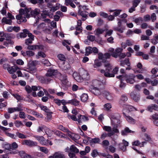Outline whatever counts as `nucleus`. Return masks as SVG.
Returning a JSON list of instances; mask_svg holds the SVG:
<instances>
[{"label":"nucleus","mask_w":158,"mask_h":158,"mask_svg":"<svg viewBox=\"0 0 158 158\" xmlns=\"http://www.w3.org/2000/svg\"><path fill=\"white\" fill-rule=\"evenodd\" d=\"M110 56L111 55L109 53H106L104 54L100 53L98 54V59L102 60V62H104L106 59H109Z\"/></svg>","instance_id":"20e7f679"},{"label":"nucleus","mask_w":158,"mask_h":158,"mask_svg":"<svg viewBox=\"0 0 158 158\" xmlns=\"http://www.w3.org/2000/svg\"><path fill=\"white\" fill-rule=\"evenodd\" d=\"M149 37L146 35H142L141 37V40H148Z\"/></svg>","instance_id":"69168bd1"},{"label":"nucleus","mask_w":158,"mask_h":158,"mask_svg":"<svg viewBox=\"0 0 158 158\" xmlns=\"http://www.w3.org/2000/svg\"><path fill=\"white\" fill-rule=\"evenodd\" d=\"M23 145H26L28 146L32 147L37 145V143L30 140H25L22 142Z\"/></svg>","instance_id":"423d86ee"},{"label":"nucleus","mask_w":158,"mask_h":158,"mask_svg":"<svg viewBox=\"0 0 158 158\" xmlns=\"http://www.w3.org/2000/svg\"><path fill=\"white\" fill-rule=\"evenodd\" d=\"M121 10H115L114 13V16H117L120 14Z\"/></svg>","instance_id":"e2e57ef3"},{"label":"nucleus","mask_w":158,"mask_h":158,"mask_svg":"<svg viewBox=\"0 0 158 158\" xmlns=\"http://www.w3.org/2000/svg\"><path fill=\"white\" fill-rule=\"evenodd\" d=\"M89 90L95 95H98L100 94V93L99 90L93 86H89Z\"/></svg>","instance_id":"f8f14e48"},{"label":"nucleus","mask_w":158,"mask_h":158,"mask_svg":"<svg viewBox=\"0 0 158 158\" xmlns=\"http://www.w3.org/2000/svg\"><path fill=\"white\" fill-rule=\"evenodd\" d=\"M49 158H64V155L59 152H56L53 156H50Z\"/></svg>","instance_id":"2eb2a0df"},{"label":"nucleus","mask_w":158,"mask_h":158,"mask_svg":"<svg viewBox=\"0 0 158 158\" xmlns=\"http://www.w3.org/2000/svg\"><path fill=\"white\" fill-rule=\"evenodd\" d=\"M92 142L94 143H98L100 141V139L98 138H95L94 139H92L91 140Z\"/></svg>","instance_id":"09e8293b"},{"label":"nucleus","mask_w":158,"mask_h":158,"mask_svg":"<svg viewBox=\"0 0 158 158\" xmlns=\"http://www.w3.org/2000/svg\"><path fill=\"white\" fill-rule=\"evenodd\" d=\"M43 48V46L41 45H29L27 47L28 49L32 50H35L36 49L42 50Z\"/></svg>","instance_id":"6e6552de"},{"label":"nucleus","mask_w":158,"mask_h":158,"mask_svg":"<svg viewBox=\"0 0 158 158\" xmlns=\"http://www.w3.org/2000/svg\"><path fill=\"white\" fill-rule=\"evenodd\" d=\"M126 119L128 122L130 123H135V120L130 116H126Z\"/></svg>","instance_id":"5fc2aeb1"},{"label":"nucleus","mask_w":158,"mask_h":158,"mask_svg":"<svg viewBox=\"0 0 158 158\" xmlns=\"http://www.w3.org/2000/svg\"><path fill=\"white\" fill-rule=\"evenodd\" d=\"M128 100V98L127 96L124 94H123L121 96L120 98V102H125Z\"/></svg>","instance_id":"37998d69"},{"label":"nucleus","mask_w":158,"mask_h":158,"mask_svg":"<svg viewBox=\"0 0 158 158\" xmlns=\"http://www.w3.org/2000/svg\"><path fill=\"white\" fill-rule=\"evenodd\" d=\"M79 74L83 80H88L89 78V74L87 72L83 69L80 70Z\"/></svg>","instance_id":"39448f33"},{"label":"nucleus","mask_w":158,"mask_h":158,"mask_svg":"<svg viewBox=\"0 0 158 158\" xmlns=\"http://www.w3.org/2000/svg\"><path fill=\"white\" fill-rule=\"evenodd\" d=\"M118 68L116 67L114 68L112 71V73H110L107 72L105 73V76L107 77H114V74L117 73L118 71Z\"/></svg>","instance_id":"1a4fd4ad"},{"label":"nucleus","mask_w":158,"mask_h":158,"mask_svg":"<svg viewBox=\"0 0 158 158\" xmlns=\"http://www.w3.org/2000/svg\"><path fill=\"white\" fill-rule=\"evenodd\" d=\"M109 151L112 153H114L115 151V148L112 145H110L109 146Z\"/></svg>","instance_id":"bf43d9fd"},{"label":"nucleus","mask_w":158,"mask_h":158,"mask_svg":"<svg viewBox=\"0 0 158 158\" xmlns=\"http://www.w3.org/2000/svg\"><path fill=\"white\" fill-rule=\"evenodd\" d=\"M47 117L46 118H45V120L46 121H50L52 117V115L51 113H50V112H49L48 113H47Z\"/></svg>","instance_id":"8fccbe9b"},{"label":"nucleus","mask_w":158,"mask_h":158,"mask_svg":"<svg viewBox=\"0 0 158 158\" xmlns=\"http://www.w3.org/2000/svg\"><path fill=\"white\" fill-rule=\"evenodd\" d=\"M92 53V48L89 46L86 47L85 48V55L86 56H88L89 54Z\"/></svg>","instance_id":"c85d7f7f"},{"label":"nucleus","mask_w":158,"mask_h":158,"mask_svg":"<svg viewBox=\"0 0 158 158\" xmlns=\"http://www.w3.org/2000/svg\"><path fill=\"white\" fill-rule=\"evenodd\" d=\"M26 9H27L26 8ZM30 9V12L29 13L32 16L34 17L35 18L36 17V23L39 21V17H38V15L39 14L40 12V10L38 9H35L34 10H31V8L27 9Z\"/></svg>","instance_id":"7ed1b4c3"},{"label":"nucleus","mask_w":158,"mask_h":158,"mask_svg":"<svg viewBox=\"0 0 158 158\" xmlns=\"http://www.w3.org/2000/svg\"><path fill=\"white\" fill-rule=\"evenodd\" d=\"M126 106V107L127 109L130 111H134V110H137L134 107H133L131 106L128 105H125Z\"/></svg>","instance_id":"49530a36"},{"label":"nucleus","mask_w":158,"mask_h":158,"mask_svg":"<svg viewBox=\"0 0 158 158\" xmlns=\"http://www.w3.org/2000/svg\"><path fill=\"white\" fill-rule=\"evenodd\" d=\"M40 108L42 110L44 111L47 113H48L49 112H50L49 109L46 106H41Z\"/></svg>","instance_id":"4d7b16f0"},{"label":"nucleus","mask_w":158,"mask_h":158,"mask_svg":"<svg viewBox=\"0 0 158 158\" xmlns=\"http://www.w3.org/2000/svg\"><path fill=\"white\" fill-rule=\"evenodd\" d=\"M131 98L135 102L138 101L140 99L139 95L134 93H131Z\"/></svg>","instance_id":"5701e85b"},{"label":"nucleus","mask_w":158,"mask_h":158,"mask_svg":"<svg viewBox=\"0 0 158 158\" xmlns=\"http://www.w3.org/2000/svg\"><path fill=\"white\" fill-rule=\"evenodd\" d=\"M112 124L115 125L116 127H117L120 124V121L119 119H117L115 117L113 118L111 120Z\"/></svg>","instance_id":"b1692460"},{"label":"nucleus","mask_w":158,"mask_h":158,"mask_svg":"<svg viewBox=\"0 0 158 158\" xmlns=\"http://www.w3.org/2000/svg\"><path fill=\"white\" fill-rule=\"evenodd\" d=\"M78 118H77V121L79 123H81L82 121L87 120L88 119L87 117L81 114L78 115Z\"/></svg>","instance_id":"aec40b11"},{"label":"nucleus","mask_w":158,"mask_h":158,"mask_svg":"<svg viewBox=\"0 0 158 158\" xmlns=\"http://www.w3.org/2000/svg\"><path fill=\"white\" fill-rule=\"evenodd\" d=\"M27 69L28 70H27V71H28L29 72H31L34 71L35 70V67L30 61L28 64Z\"/></svg>","instance_id":"6ab92c4d"},{"label":"nucleus","mask_w":158,"mask_h":158,"mask_svg":"<svg viewBox=\"0 0 158 158\" xmlns=\"http://www.w3.org/2000/svg\"><path fill=\"white\" fill-rule=\"evenodd\" d=\"M143 19L145 21H148L150 20L151 17L149 15H146L143 17Z\"/></svg>","instance_id":"680f3d73"},{"label":"nucleus","mask_w":158,"mask_h":158,"mask_svg":"<svg viewBox=\"0 0 158 158\" xmlns=\"http://www.w3.org/2000/svg\"><path fill=\"white\" fill-rule=\"evenodd\" d=\"M102 94L107 100L109 101H111L113 100L112 97L108 92L106 91H104Z\"/></svg>","instance_id":"a211bd4d"},{"label":"nucleus","mask_w":158,"mask_h":158,"mask_svg":"<svg viewBox=\"0 0 158 158\" xmlns=\"http://www.w3.org/2000/svg\"><path fill=\"white\" fill-rule=\"evenodd\" d=\"M19 69V68L17 66H14L12 67H10L8 69V71L10 74H13V73Z\"/></svg>","instance_id":"dca6fc26"},{"label":"nucleus","mask_w":158,"mask_h":158,"mask_svg":"<svg viewBox=\"0 0 158 158\" xmlns=\"http://www.w3.org/2000/svg\"><path fill=\"white\" fill-rule=\"evenodd\" d=\"M79 101L75 99H73L69 101V103L75 106L79 105Z\"/></svg>","instance_id":"f704fd0d"},{"label":"nucleus","mask_w":158,"mask_h":158,"mask_svg":"<svg viewBox=\"0 0 158 158\" xmlns=\"http://www.w3.org/2000/svg\"><path fill=\"white\" fill-rule=\"evenodd\" d=\"M57 75L60 78L62 76L61 74L59 73L57 70H55L52 69H48L46 73L45 74V76L48 77L44 78L43 77H40L39 78L40 82L43 83L48 84L52 80L50 77H53V76Z\"/></svg>","instance_id":"f257e3e1"},{"label":"nucleus","mask_w":158,"mask_h":158,"mask_svg":"<svg viewBox=\"0 0 158 158\" xmlns=\"http://www.w3.org/2000/svg\"><path fill=\"white\" fill-rule=\"evenodd\" d=\"M98 154V152L96 149H94L93 151L91 153V155L93 157H96Z\"/></svg>","instance_id":"13d9d810"},{"label":"nucleus","mask_w":158,"mask_h":158,"mask_svg":"<svg viewBox=\"0 0 158 158\" xmlns=\"http://www.w3.org/2000/svg\"><path fill=\"white\" fill-rule=\"evenodd\" d=\"M64 4L66 6H70L73 8L76 7L75 5L73 3L72 0H65Z\"/></svg>","instance_id":"4be33fe9"},{"label":"nucleus","mask_w":158,"mask_h":158,"mask_svg":"<svg viewBox=\"0 0 158 158\" xmlns=\"http://www.w3.org/2000/svg\"><path fill=\"white\" fill-rule=\"evenodd\" d=\"M41 15L43 18H45L47 16L49 15L48 12L46 10L43 11L41 13Z\"/></svg>","instance_id":"a19ab883"},{"label":"nucleus","mask_w":158,"mask_h":158,"mask_svg":"<svg viewBox=\"0 0 158 158\" xmlns=\"http://www.w3.org/2000/svg\"><path fill=\"white\" fill-rule=\"evenodd\" d=\"M141 28L142 29H146L147 28L151 29L152 30H154V28L151 26H148V24L146 23H143L140 25Z\"/></svg>","instance_id":"a878e982"},{"label":"nucleus","mask_w":158,"mask_h":158,"mask_svg":"<svg viewBox=\"0 0 158 158\" xmlns=\"http://www.w3.org/2000/svg\"><path fill=\"white\" fill-rule=\"evenodd\" d=\"M104 31V30L98 28L94 32L96 35H97L98 37H99V35L100 34H102Z\"/></svg>","instance_id":"393cba45"},{"label":"nucleus","mask_w":158,"mask_h":158,"mask_svg":"<svg viewBox=\"0 0 158 158\" xmlns=\"http://www.w3.org/2000/svg\"><path fill=\"white\" fill-rule=\"evenodd\" d=\"M41 88L39 86H32L31 87V90H33V91H36L37 90H40Z\"/></svg>","instance_id":"864d4df0"},{"label":"nucleus","mask_w":158,"mask_h":158,"mask_svg":"<svg viewBox=\"0 0 158 158\" xmlns=\"http://www.w3.org/2000/svg\"><path fill=\"white\" fill-rule=\"evenodd\" d=\"M60 4L59 3H57L56 4V6H54L52 7L50 10V11L54 12L59 8Z\"/></svg>","instance_id":"c9c22d12"},{"label":"nucleus","mask_w":158,"mask_h":158,"mask_svg":"<svg viewBox=\"0 0 158 158\" xmlns=\"http://www.w3.org/2000/svg\"><path fill=\"white\" fill-rule=\"evenodd\" d=\"M16 135L19 138L26 139L27 138L26 136L24 134L19 132H16Z\"/></svg>","instance_id":"ea45409f"},{"label":"nucleus","mask_w":158,"mask_h":158,"mask_svg":"<svg viewBox=\"0 0 158 158\" xmlns=\"http://www.w3.org/2000/svg\"><path fill=\"white\" fill-rule=\"evenodd\" d=\"M30 9H21L19 10V14L16 16L17 19L20 20L21 21L26 22L27 20L26 18H29L30 17Z\"/></svg>","instance_id":"f03ea898"},{"label":"nucleus","mask_w":158,"mask_h":158,"mask_svg":"<svg viewBox=\"0 0 158 158\" xmlns=\"http://www.w3.org/2000/svg\"><path fill=\"white\" fill-rule=\"evenodd\" d=\"M102 65V63L101 62H98L97 61H95V63L94 64V68H96L97 67H99Z\"/></svg>","instance_id":"603ef678"},{"label":"nucleus","mask_w":158,"mask_h":158,"mask_svg":"<svg viewBox=\"0 0 158 158\" xmlns=\"http://www.w3.org/2000/svg\"><path fill=\"white\" fill-rule=\"evenodd\" d=\"M107 136H108V134L104 132L101 135L100 138L102 139H104Z\"/></svg>","instance_id":"774afa93"},{"label":"nucleus","mask_w":158,"mask_h":158,"mask_svg":"<svg viewBox=\"0 0 158 158\" xmlns=\"http://www.w3.org/2000/svg\"><path fill=\"white\" fill-rule=\"evenodd\" d=\"M45 54L42 52H39L36 55V57L37 59H39L40 57L44 58L45 57Z\"/></svg>","instance_id":"473e14b6"},{"label":"nucleus","mask_w":158,"mask_h":158,"mask_svg":"<svg viewBox=\"0 0 158 158\" xmlns=\"http://www.w3.org/2000/svg\"><path fill=\"white\" fill-rule=\"evenodd\" d=\"M2 21V23H5L6 24L10 25L12 23V21L11 19H7L5 17L3 18Z\"/></svg>","instance_id":"2f4dec72"},{"label":"nucleus","mask_w":158,"mask_h":158,"mask_svg":"<svg viewBox=\"0 0 158 158\" xmlns=\"http://www.w3.org/2000/svg\"><path fill=\"white\" fill-rule=\"evenodd\" d=\"M70 151L77 153L79 152V150L74 145H71L70 148Z\"/></svg>","instance_id":"cd10ccee"},{"label":"nucleus","mask_w":158,"mask_h":158,"mask_svg":"<svg viewBox=\"0 0 158 158\" xmlns=\"http://www.w3.org/2000/svg\"><path fill=\"white\" fill-rule=\"evenodd\" d=\"M135 77V76L134 75H133L131 76H129L125 78V80L127 83H129L131 84H133L135 82V80L134 79V78Z\"/></svg>","instance_id":"f3484780"},{"label":"nucleus","mask_w":158,"mask_h":158,"mask_svg":"<svg viewBox=\"0 0 158 158\" xmlns=\"http://www.w3.org/2000/svg\"><path fill=\"white\" fill-rule=\"evenodd\" d=\"M140 2L141 0H133L132 1V5L135 7H136Z\"/></svg>","instance_id":"a18cd8bd"},{"label":"nucleus","mask_w":158,"mask_h":158,"mask_svg":"<svg viewBox=\"0 0 158 158\" xmlns=\"http://www.w3.org/2000/svg\"><path fill=\"white\" fill-rule=\"evenodd\" d=\"M104 107L106 110H109L111 108L112 105L110 103H107L104 105Z\"/></svg>","instance_id":"3c124183"},{"label":"nucleus","mask_w":158,"mask_h":158,"mask_svg":"<svg viewBox=\"0 0 158 158\" xmlns=\"http://www.w3.org/2000/svg\"><path fill=\"white\" fill-rule=\"evenodd\" d=\"M42 63L44 65L47 66H50L51 65V64L49 61L46 59H43L42 61Z\"/></svg>","instance_id":"e433bc0d"},{"label":"nucleus","mask_w":158,"mask_h":158,"mask_svg":"<svg viewBox=\"0 0 158 158\" xmlns=\"http://www.w3.org/2000/svg\"><path fill=\"white\" fill-rule=\"evenodd\" d=\"M133 131L130 130L128 127L126 128L124 130L121 132V133L123 135H125L128 133H133Z\"/></svg>","instance_id":"c756f323"},{"label":"nucleus","mask_w":158,"mask_h":158,"mask_svg":"<svg viewBox=\"0 0 158 158\" xmlns=\"http://www.w3.org/2000/svg\"><path fill=\"white\" fill-rule=\"evenodd\" d=\"M88 96L87 94H83L81 96V100L83 102H86L88 99Z\"/></svg>","instance_id":"7c9ffc66"},{"label":"nucleus","mask_w":158,"mask_h":158,"mask_svg":"<svg viewBox=\"0 0 158 158\" xmlns=\"http://www.w3.org/2000/svg\"><path fill=\"white\" fill-rule=\"evenodd\" d=\"M128 145V142L123 139L122 141V143L119 144V148L123 151L126 150V147Z\"/></svg>","instance_id":"9d476101"},{"label":"nucleus","mask_w":158,"mask_h":158,"mask_svg":"<svg viewBox=\"0 0 158 158\" xmlns=\"http://www.w3.org/2000/svg\"><path fill=\"white\" fill-rule=\"evenodd\" d=\"M156 15L155 13H153L151 15V18L152 22H154L156 20Z\"/></svg>","instance_id":"0e129e2a"},{"label":"nucleus","mask_w":158,"mask_h":158,"mask_svg":"<svg viewBox=\"0 0 158 158\" xmlns=\"http://www.w3.org/2000/svg\"><path fill=\"white\" fill-rule=\"evenodd\" d=\"M78 13L79 15L81 16L83 18L82 19L83 21H85L87 19V15L89 14L87 11H81L80 8L79 9Z\"/></svg>","instance_id":"9b49d317"},{"label":"nucleus","mask_w":158,"mask_h":158,"mask_svg":"<svg viewBox=\"0 0 158 158\" xmlns=\"http://www.w3.org/2000/svg\"><path fill=\"white\" fill-rule=\"evenodd\" d=\"M143 18L140 17L137 18L134 20V22L137 25L139 24V23L140 22H143Z\"/></svg>","instance_id":"79ce46f5"},{"label":"nucleus","mask_w":158,"mask_h":158,"mask_svg":"<svg viewBox=\"0 0 158 158\" xmlns=\"http://www.w3.org/2000/svg\"><path fill=\"white\" fill-rule=\"evenodd\" d=\"M123 51V49L122 48H117L115 50V52H113V53L111 54V56L115 58L118 57L119 55L118 54L121 53Z\"/></svg>","instance_id":"ddd939ff"},{"label":"nucleus","mask_w":158,"mask_h":158,"mask_svg":"<svg viewBox=\"0 0 158 158\" xmlns=\"http://www.w3.org/2000/svg\"><path fill=\"white\" fill-rule=\"evenodd\" d=\"M158 109V106L156 104H151L148 106L147 110L150 112H152L153 110H157Z\"/></svg>","instance_id":"4468645a"},{"label":"nucleus","mask_w":158,"mask_h":158,"mask_svg":"<svg viewBox=\"0 0 158 158\" xmlns=\"http://www.w3.org/2000/svg\"><path fill=\"white\" fill-rule=\"evenodd\" d=\"M114 127H113L112 131L108 133V135L109 137H110L113 135L115 133H118L119 132L118 130L116 128V126H114Z\"/></svg>","instance_id":"412c9836"},{"label":"nucleus","mask_w":158,"mask_h":158,"mask_svg":"<svg viewBox=\"0 0 158 158\" xmlns=\"http://www.w3.org/2000/svg\"><path fill=\"white\" fill-rule=\"evenodd\" d=\"M15 126L17 127H19L20 126L23 125V124L21 122L19 121H16L15 122Z\"/></svg>","instance_id":"052dcab7"},{"label":"nucleus","mask_w":158,"mask_h":158,"mask_svg":"<svg viewBox=\"0 0 158 158\" xmlns=\"http://www.w3.org/2000/svg\"><path fill=\"white\" fill-rule=\"evenodd\" d=\"M144 136L145 137L144 139L145 141H148L151 140V138L150 136L147 134H144Z\"/></svg>","instance_id":"338daca9"},{"label":"nucleus","mask_w":158,"mask_h":158,"mask_svg":"<svg viewBox=\"0 0 158 158\" xmlns=\"http://www.w3.org/2000/svg\"><path fill=\"white\" fill-rule=\"evenodd\" d=\"M47 27L46 24L44 23H42L39 25L37 27V29L38 30H42L44 31L46 29Z\"/></svg>","instance_id":"bb28decb"},{"label":"nucleus","mask_w":158,"mask_h":158,"mask_svg":"<svg viewBox=\"0 0 158 158\" xmlns=\"http://www.w3.org/2000/svg\"><path fill=\"white\" fill-rule=\"evenodd\" d=\"M39 148L41 151L45 154H47L48 152V149L45 147H39Z\"/></svg>","instance_id":"58836bf2"},{"label":"nucleus","mask_w":158,"mask_h":158,"mask_svg":"<svg viewBox=\"0 0 158 158\" xmlns=\"http://www.w3.org/2000/svg\"><path fill=\"white\" fill-rule=\"evenodd\" d=\"M26 53L27 56L30 57L33 56L35 55V53L31 51H27Z\"/></svg>","instance_id":"de8ad7c7"},{"label":"nucleus","mask_w":158,"mask_h":158,"mask_svg":"<svg viewBox=\"0 0 158 158\" xmlns=\"http://www.w3.org/2000/svg\"><path fill=\"white\" fill-rule=\"evenodd\" d=\"M58 57L59 59L62 61H65V58L64 55L60 54L58 55Z\"/></svg>","instance_id":"6e6d98bb"},{"label":"nucleus","mask_w":158,"mask_h":158,"mask_svg":"<svg viewBox=\"0 0 158 158\" xmlns=\"http://www.w3.org/2000/svg\"><path fill=\"white\" fill-rule=\"evenodd\" d=\"M34 137L38 140L41 144L43 145H47L48 143V141H49V140H47V141L45 140L44 138L42 136L35 135L34 136Z\"/></svg>","instance_id":"0eeeda50"},{"label":"nucleus","mask_w":158,"mask_h":158,"mask_svg":"<svg viewBox=\"0 0 158 158\" xmlns=\"http://www.w3.org/2000/svg\"><path fill=\"white\" fill-rule=\"evenodd\" d=\"M58 129H59L62 130L64 132H69V130L66 128H65L62 125H60L58 126Z\"/></svg>","instance_id":"c03bdc74"},{"label":"nucleus","mask_w":158,"mask_h":158,"mask_svg":"<svg viewBox=\"0 0 158 158\" xmlns=\"http://www.w3.org/2000/svg\"><path fill=\"white\" fill-rule=\"evenodd\" d=\"M103 129L109 133L111 132L112 131V128L110 126H104L103 127Z\"/></svg>","instance_id":"4c0bfd02"},{"label":"nucleus","mask_w":158,"mask_h":158,"mask_svg":"<svg viewBox=\"0 0 158 158\" xmlns=\"http://www.w3.org/2000/svg\"><path fill=\"white\" fill-rule=\"evenodd\" d=\"M109 142L107 140H103L102 143V146L105 148H107V147L109 145Z\"/></svg>","instance_id":"72a5a7b5"}]
</instances>
